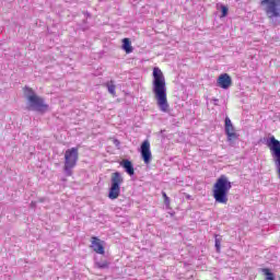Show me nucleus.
<instances>
[{"label": "nucleus", "mask_w": 280, "mask_h": 280, "mask_svg": "<svg viewBox=\"0 0 280 280\" xmlns=\"http://www.w3.org/2000/svg\"><path fill=\"white\" fill-rule=\"evenodd\" d=\"M80 148L74 147L66 150L65 152V162H63V172L68 176H73V168L78 165V161L80 159Z\"/></svg>", "instance_id": "20e7f679"}, {"label": "nucleus", "mask_w": 280, "mask_h": 280, "mask_svg": "<svg viewBox=\"0 0 280 280\" xmlns=\"http://www.w3.org/2000/svg\"><path fill=\"white\" fill-rule=\"evenodd\" d=\"M110 183L112 184L109 187L108 198L109 200H117V198H119V195L121 194V185H124V176H121V173H113Z\"/></svg>", "instance_id": "39448f33"}, {"label": "nucleus", "mask_w": 280, "mask_h": 280, "mask_svg": "<svg viewBox=\"0 0 280 280\" xmlns=\"http://www.w3.org/2000/svg\"><path fill=\"white\" fill-rule=\"evenodd\" d=\"M184 196H185L186 200H191V195L185 192Z\"/></svg>", "instance_id": "aec40b11"}, {"label": "nucleus", "mask_w": 280, "mask_h": 280, "mask_svg": "<svg viewBox=\"0 0 280 280\" xmlns=\"http://www.w3.org/2000/svg\"><path fill=\"white\" fill-rule=\"evenodd\" d=\"M23 93L27 100V110H37V113H47L49 110V105L45 103V98L38 96L34 89L24 86Z\"/></svg>", "instance_id": "7ed1b4c3"}, {"label": "nucleus", "mask_w": 280, "mask_h": 280, "mask_svg": "<svg viewBox=\"0 0 280 280\" xmlns=\"http://www.w3.org/2000/svg\"><path fill=\"white\" fill-rule=\"evenodd\" d=\"M221 12H222L221 19H224L225 16H228V14H229V7L221 5Z\"/></svg>", "instance_id": "f3484780"}, {"label": "nucleus", "mask_w": 280, "mask_h": 280, "mask_svg": "<svg viewBox=\"0 0 280 280\" xmlns=\"http://www.w3.org/2000/svg\"><path fill=\"white\" fill-rule=\"evenodd\" d=\"M215 248H217V253H220V248H221V244H222V238H218V235H215Z\"/></svg>", "instance_id": "a211bd4d"}, {"label": "nucleus", "mask_w": 280, "mask_h": 280, "mask_svg": "<svg viewBox=\"0 0 280 280\" xmlns=\"http://www.w3.org/2000/svg\"><path fill=\"white\" fill-rule=\"evenodd\" d=\"M233 185L229 180V177L225 175H221L213 185L212 196L215 202L219 205H226L229 202V191Z\"/></svg>", "instance_id": "f03ea898"}, {"label": "nucleus", "mask_w": 280, "mask_h": 280, "mask_svg": "<svg viewBox=\"0 0 280 280\" xmlns=\"http://www.w3.org/2000/svg\"><path fill=\"white\" fill-rule=\"evenodd\" d=\"M152 91L161 113H170L167 83L165 82V74H163V71L159 67L153 68Z\"/></svg>", "instance_id": "f257e3e1"}, {"label": "nucleus", "mask_w": 280, "mask_h": 280, "mask_svg": "<svg viewBox=\"0 0 280 280\" xmlns=\"http://www.w3.org/2000/svg\"><path fill=\"white\" fill-rule=\"evenodd\" d=\"M120 167H124L125 172L129 176H135V166L132 165V162L130 160H122L120 162Z\"/></svg>", "instance_id": "f8f14e48"}, {"label": "nucleus", "mask_w": 280, "mask_h": 280, "mask_svg": "<svg viewBox=\"0 0 280 280\" xmlns=\"http://www.w3.org/2000/svg\"><path fill=\"white\" fill-rule=\"evenodd\" d=\"M121 49H124L126 54H132V51H135V48H132V42H130V38L128 37L122 38Z\"/></svg>", "instance_id": "ddd939ff"}, {"label": "nucleus", "mask_w": 280, "mask_h": 280, "mask_svg": "<svg viewBox=\"0 0 280 280\" xmlns=\"http://www.w3.org/2000/svg\"><path fill=\"white\" fill-rule=\"evenodd\" d=\"M261 272L266 277L265 280H275V273L269 268H262Z\"/></svg>", "instance_id": "2eb2a0df"}, {"label": "nucleus", "mask_w": 280, "mask_h": 280, "mask_svg": "<svg viewBox=\"0 0 280 280\" xmlns=\"http://www.w3.org/2000/svg\"><path fill=\"white\" fill-rule=\"evenodd\" d=\"M217 85L220 89H223L224 91H226L228 89H231V86H233V79L229 73H222L217 79Z\"/></svg>", "instance_id": "1a4fd4ad"}, {"label": "nucleus", "mask_w": 280, "mask_h": 280, "mask_svg": "<svg viewBox=\"0 0 280 280\" xmlns=\"http://www.w3.org/2000/svg\"><path fill=\"white\" fill-rule=\"evenodd\" d=\"M106 88H107L108 93H110V95L113 97H117V92L115 91L117 89V86L115 85V81H108L106 83Z\"/></svg>", "instance_id": "4468645a"}, {"label": "nucleus", "mask_w": 280, "mask_h": 280, "mask_svg": "<svg viewBox=\"0 0 280 280\" xmlns=\"http://www.w3.org/2000/svg\"><path fill=\"white\" fill-rule=\"evenodd\" d=\"M225 135L228 137V141H235L240 139V135L235 131V127L229 117H225Z\"/></svg>", "instance_id": "6e6552de"}, {"label": "nucleus", "mask_w": 280, "mask_h": 280, "mask_svg": "<svg viewBox=\"0 0 280 280\" xmlns=\"http://www.w3.org/2000/svg\"><path fill=\"white\" fill-rule=\"evenodd\" d=\"M94 266L96 268H98L100 270H104V269L108 268L109 262H108V260L95 261Z\"/></svg>", "instance_id": "dca6fc26"}, {"label": "nucleus", "mask_w": 280, "mask_h": 280, "mask_svg": "<svg viewBox=\"0 0 280 280\" xmlns=\"http://www.w3.org/2000/svg\"><path fill=\"white\" fill-rule=\"evenodd\" d=\"M267 147L269 148L270 152L273 154V159L278 170V176L280 178V141L271 136L267 142Z\"/></svg>", "instance_id": "0eeeda50"}, {"label": "nucleus", "mask_w": 280, "mask_h": 280, "mask_svg": "<svg viewBox=\"0 0 280 280\" xmlns=\"http://www.w3.org/2000/svg\"><path fill=\"white\" fill-rule=\"evenodd\" d=\"M141 156L143 159V162L149 165V163L152 161V152L150 151V141L144 140L141 144Z\"/></svg>", "instance_id": "9b49d317"}, {"label": "nucleus", "mask_w": 280, "mask_h": 280, "mask_svg": "<svg viewBox=\"0 0 280 280\" xmlns=\"http://www.w3.org/2000/svg\"><path fill=\"white\" fill-rule=\"evenodd\" d=\"M261 5H266V14L269 19L280 18V0H261Z\"/></svg>", "instance_id": "423d86ee"}, {"label": "nucleus", "mask_w": 280, "mask_h": 280, "mask_svg": "<svg viewBox=\"0 0 280 280\" xmlns=\"http://www.w3.org/2000/svg\"><path fill=\"white\" fill-rule=\"evenodd\" d=\"M162 197L164 199V205H166V207H170V197H167V192L166 191H162Z\"/></svg>", "instance_id": "6ab92c4d"}, {"label": "nucleus", "mask_w": 280, "mask_h": 280, "mask_svg": "<svg viewBox=\"0 0 280 280\" xmlns=\"http://www.w3.org/2000/svg\"><path fill=\"white\" fill-rule=\"evenodd\" d=\"M91 248L97 255H104L106 250L104 249V241L100 240L97 236L91 237Z\"/></svg>", "instance_id": "9d476101"}]
</instances>
